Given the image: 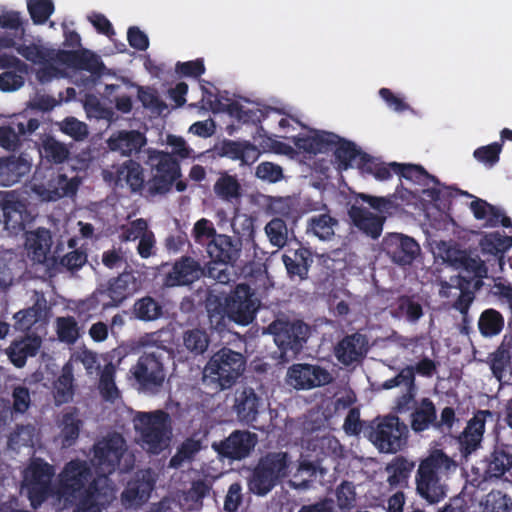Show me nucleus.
<instances>
[{"label": "nucleus", "mask_w": 512, "mask_h": 512, "mask_svg": "<svg viewBox=\"0 0 512 512\" xmlns=\"http://www.w3.org/2000/svg\"><path fill=\"white\" fill-rule=\"evenodd\" d=\"M59 485L63 495L78 499L75 512H102L116 498V489L108 477L91 480L92 470L82 460H71L60 473Z\"/></svg>", "instance_id": "1"}, {"label": "nucleus", "mask_w": 512, "mask_h": 512, "mask_svg": "<svg viewBox=\"0 0 512 512\" xmlns=\"http://www.w3.org/2000/svg\"><path fill=\"white\" fill-rule=\"evenodd\" d=\"M246 369V357L229 347L214 352L202 372V383L213 394L232 388Z\"/></svg>", "instance_id": "2"}, {"label": "nucleus", "mask_w": 512, "mask_h": 512, "mask_svg": "<svg viewBox=\"0 0 512 512\" xmlns=\"http://www.w3.org/2000/svg\"><path fill=\"white\" fill-rule=\"evenodd\" d=\"M456 463L442 450H433L422 459L415 476L416 491L430 504H436L446 496V485L441 475L446 474Z\"/></svg>", "instance_id": "3"}, {"label": "nucleus", "mask_w": 512, "mask_h": 512, "mask_svg": "<svg viewBox=\"0 0 512 512\" xmlns=\"http://www.w3.org/2000/svg\"><path fill=\"white\" fill-rule=\"evenodd\" d=\"M133 423L138 435V443L145 451L159 455L169 447L172 428L167 412L163 410L138 412Z\"/></svg>", "instance_id": "4"}, {"label": "nucleus", "mask_w": 512, "mask_h": 512, "mask_svg": "<svg viewBox=\"0 0 512 512\" xmlns=\"http://www.w3.org/2000/svg\"><path fill=\"white\" fill-rule=\"evenodd\" d=\"M291 464L287 452H269L262 456L248 478V489L257 496H265L289 475Z\"/></svg>", "instance_id": "5"}, {"label": "nucleus", "mask_w": 512, "mask_h": 512, "mask_svg": "<svg viewBox=\"0 0 512 512\" xmlns=\"http://www.w3.org/2000/svg\"><path fill=\"white\" fill-rule=\"evenodd\" d=\"M145 164L150 169L147 180V195L157 196L168 193L176 180L181 177L179 161L172 154L149 149Z\"/></svg>", "instance_id": "6"}, {"label": "nucleus", "mask_w": 512, "mask_h": 512, "mask_svg": "<svg viewBox=\"0 0 512 512\" xmlns=\"http://www.w3.org/2000/svg\"><path fill=\"white\" fill-rule=\"evenodd\" d=\"M141 288L142 280L139 273L132 269H125L118 276L110 278L105 286L97 288V290L83 302V305L87 310H94L99 303L98 295H106L109 297L110 301L104 303L103 308L118 307Z\"/></svg>", "instance_id": "7"}, {"label": "nucleus", "mask_w": 512, "mask_h": 512, "mask_svg": "<svg viewBox=\"0 0 512 512\" xmlns=\"http://www.w3.org/2000/svg\"><path fill=\"white\" fill-rule=\"evenodd\" d=\"M408 426L398 416L387 415L371 426L369 440L383 453H397L407 444Z\"/></svg>", "instance_id": "8"}, {"label": "nucleus", "mask_w": 512, "mask_h": 512, "mask_svg": "<svg viewBox=\"0 0 512 512\" xmlns=\"http://www.w3.org/2000/svg\"><path fill=\"white\" fill-rule=\"evenodd\" d=\"M261 305L254 289L248 284H237L224 302V313L234 323L247 326L256 318Z\"/></svg>", "instance_id": "9"}, {"label": "nucleus", "mask_w": 512, "mask_h": 512, "mask_svg": "<svg viewBox=\"0 0 512 512\" xmlns=\"http://www.w3.org/2000/svg\"><path fill=\"white\" fill-rule=\"evenodd\" d=\"M54 475V467L41 458L32 460L24 470L23 484L34 509L40 507L52 495Z\"/></svg>", "instance_id": "10"}, {"label": "nucleus", "mask_w": 512, "mask_h": 512, "mask_svg": "<svg viewBox=\"0 0 512 512\" xmlns=\"http://www.w3.org/2000/svg\"><path fill=\"white\" fill-rule=\"evenodd\" d=\"M268 331L274 337V342L280 350V357L286 359L302 350L310 328L301 320L291 322L276 319L268 326Z\"/></svg>", "instance_id": "11"}, {"label": "nucleus", "mask_w": 512, "mask_h": 512, "mask_svg": "<svg viewBox=\"0 0 512 512\" xmlns=\"http://www.w3.org/2000/svg\"><path fill=\"white\" fill-rule=\"evenodd\" d=\"M127 450L126 441L119 433H113L93 445L91 464L99 477H108L119 467Z\"/></svg>", "instance_id": "12"}, {"label": "nucleus", "mask_w": 512, "mask_h": 512, "mask_svg": "<svg viewBox=\"0 0 512 512\" xmlns=\"http://www.w3.org/2000/svg\"><path fill=\"white\" fill-rule=\"evenodd\" d=\"M130 371L145 391H158L166 377L162 357L156 352L143 353Z\"/></svg>", "instance_id": "13"}, {"label": "nucleus", "mask_w": 512, "mask_h": 512, "mask_svg": "<svg viewBox=\"0 0 512 512\" xmlns=\"http://www.w3.org/2000/svg\"><path fill=\"white\" fill-rule=\"evenodd\" d=\"M257 443V434L248 430H234L225 439L213 442L212 448L222 459L240 461L251 454Z\"/></svg>", "instance_id": "14"}, {"label": "nucleus", "mask_w": 512, "mask_h": 512, "mask_svg": "<svg viewBox=\"0 0 512 512\" xmlns=\"http://www.w3.org/2000/svg\"><path fill=\"white\" fill-rule=\"evenodd\" d=\"M390 167L392 168L393 172L400 177L427 187L422 190V194L425 197L434 202L441 201V198L444 196V194L443 191L438 187L440 186L439 179L429 174L423 166L417 164L391 162Z\"/></svg>", "instance_id": "15"}, {"label": "nucleus", "mask_w": 512, "mask_h": 512, "mask_svg": "<svg viewBox=\"0 0 512 512\" xmlns=\"http://www.w3.org/2000/svg\"><path fill=\"white\" fill-rule=\"evenodd\" d=\"M288 383L298 390L311 389L330 384L331 373L319 366L311 364H294L287 372Z\"/></svg>", "instance_id": "16"}, {"label": "nucleus", "mask_w": 512, "mask_h": 512, "mask_svg": "<svg viewBox=\"0 0 512 512\" xmlns=\"http://www.w3.org/2000/svg\"><path fill=\"white\" fill-rule=\"evenodd\" d=\"M262 406V397L252 387L243 385L235 390L232 408L241 423L258 429L255 422Z\"/></svg>", "instance_id": "17"}, {"label": "nucleus", "mask_w": 512, "mask_h": 512, "mask_svg": "<svg viewBox=\"0 0 512 512\" xmlns=\"http://www.w3.org/2000/svg\"><path fill=\"white\" fill-rule=\"evenodd\" d=\"M494 417V412L490 410H478L474 413L458 437L459 450L463 456H469L480 447L487 419L494 420Z\"/></svg>", "instance_id": "18"}, {"label": "nucleus", "mask_w": 512, "mask_h": 512, "mask_svg": "<svg viewBox=\"0 0 512 512\" xmlns=\"http://www.w3.org/2000/svg\"><path fill=\"white\" fill-rule=\"evenodd\" d=\"M54 59L62 65L87 71L96 77L103 75L106 69L101 58L88 49L59 50Z\"/></svg>", "instance_id": "19"}, {"label": "nucleus", "mask_w": 512, "mask_h": 512, "mask_svg": "<svg viewBox=\"0 0 512 512\" xmlns=\"http://www.w3.org/2000/svg\"><path fill=\"white\" fill-rule=\"evenodd\" d=\"M383 247L391 261L399 266L411 265L421 251L412 237L397 233L385 238Z\"/></svg>", "instance_id": "20"}, {"label": "nucleus", "mask_w": 512, "mask_h": 512, "mask_svg": "<svg viewBox=\"0 0 512 512\" xmlns=\"http://www.w3.org/2000/svg\"><path fill=\"white\" fill-rule=\"evenodd\" d=\"M204 274L199 261L191 256H182L164 276L163 285L165 287L189 286Z\"/></svg>", "instance_id": "21"}, {"label": "nucleus", "mask_w": 512, "mask_h": 512, "mask_svg": "<svg viewBox=\"0 0 512 512\" xmlns=\"http://www.w3.org/2000/svg\"><path fill=\"white\" fill-rule=\"evenodd\" d=\"M155 487V479L150 469L141 471L130 480L121 493L122 504L126 508L138 507L148 501Z\"/></svg>", "instance_id": "22"}, {"label": "nucleus", "mask_w": 512, "mask_h": 512, "mask_svg": "<svg viewBox=\"0 0 512 512\" xmlns=\"http://www.w3.org/2000/svg\"><path fill=\"white\" fill-rule=\"evenodd\" d=\"M242 242L240 239L219 234L207 243L206 251L211 259L210 263L230 265L234 267L240 257Z\"/></svg>", "instance_id": "23"}, {"label": "nucleus", "mask_w": 512, "mask_h": 512, "mask_svg": "<svg viewBox=\"0 0 512 512\" xmlns=\"http://www.w3.org/2000/svg\"><path fill=\"white\" fill-rule=\"evenodd\" d=\"M2 211L4 227L11 235H18L32 221L27 205L13 196L2 201Z\"/></svg>", "instance_id": "24"}, {"label": "nucleus", "mask_w": 512, "mask_h": 512, "mask_svg": "<svg viewBox=\"0 0 512 512\" xmlns=\"http://www.w3.org/2000/svg\"><path fill=\"white\" fill-rule=\"evenodd\" d=\"M485 480L502 478L512 469V445L497 444L483 460Z\"/></svg>", "instance_id": "25"}, {"label": "nucleus", "mask_w": 512, "mask_h": 512, "mask_svg": "<svg viewBox=\"0 0 512 512\" xmlns=\"http://www.w3.org/2000/svg\"><path fill=\"white\" fill-rule=\"evenodd\" d=\"M339 136L327 131H313L310 135L300 134L293 138L294 145L308 154L328 153L333 150Z\"/></svg>", "instance_id": "26"}, {"label": "nucleus", "mask_w": 512, "mask_h": 512, "mask_svg": "<svg viewBox=\"0 0 512 512\" xmlns=\"http://www.w3.org/2000/svg\"><path fill=\"white\" fill-rule=\"evenodd\" d=\"M367 340L360 333H353L340 340L334 349L337 360L344 366L361 361L366 353Z\"/></svg>", "instance_id": "27"}, {"label": "nucleus", "mask_w": 512, "mask_h": 512, "mask_svg": "<svg viewBox=\"0 0 512 512\" xmlns=\"http://www.w3.org/2000/svg\"><path fill=\"white\" fill-rule=\"evenodd\" d=\"M146 142L145 135L137 130H119L107 140L109 149L122 156L139 153Z\"/></svg>", "instance_id": "28"}, {"label": "nucleus", "mask_w": 512, "mask_h": 512, "mask_svg": "<svg viewBox=\"0 0 512 512\" xmlns=\"http://www.w3.org/2000/svg\"><path fill=\"white\" fill-rule=\"evenodd\" d=\"M390 314L394 319L416 324L424 315L421 297L418 294L400 295L391 304Z\"/></svg>", "instance_id": "29"}, {"label": "nucleus", "mask_w": 512, "mask_h": 512, "mask_svg": "<svg viewBox=\"0 0 512 512\" xmlns=\"http://www.w3.org/2000/svg\"><path fill=\"white\" fill-rule=\"evenodd\" d=\"M122 182L129 186L131 192L150 197L147 195V180L144 179L143 168L138 162L128 160L117 169L115 184L118 186Z\"/></svg>", "instance_id": "30"}, {"label": "nucleus", "mask_w": 512, "mask_h": 512, "mask_svg": "<svg viewBox=\"0 0 512 512\" xmlns=\"http://www.w3.org/2000/svg\"><path fill=\"white\" fill-rule=\"evenodd\" d=\"M30 167V163L20 156L0 158V185L7 187L19 182Z\"/></svg>", "instance_id": "31"}, {"label": "nucleus", "mask_w": 512, "mask_h": 512, "mask_svg": "<svg viewBox=\"0 0 512 512\" xmlns=\"http://www.w3.org/2000/svg\"><path fill=\"white\" fill-rule=\"evenodd\" d=\"M221 155L232 160H239L242 165H251L260 156L259 149L250 142L225 140L221 145Z\"/></svg>", "instance_id": "32"}, {"label": "nucleus", "mask_w": 512, "mask_h": 512, "mask_svg": "<svg viewBox=\"0 0 512 512\" xmlns=\"http://www.w3.org/2000/svg\"><path fill=\"white\" fill-rule=\"evenodd\" d=\"M282 261L286 267L288 275L306 279L313 259L311 252L306 248L289 250L283 254Z\"/></svg>", "instance_id": "33"}, {"label": "nucleus", "mask_w": 512, "mask_h": 512, "mask_svg": "<svg viewBox=\"0 0 512 512\" xmlns=\"http://www.w3.org/2000/svg\"><path fill=\"white\" fill-rule=\"evenodd\" d=\"M348 215L359 230H362L372 238H378L382 232V221L380 217L374 215L366 208L352 205L348 210Z\"/></svg>", "instance_id": "34"}, {"label": "nucleus", "mask_w": 512, "mask_h": 512, "mask_svg": "<svg viewBox=\"0 0 512 512\" xmlns=\"http://www.w3.org/2000/svg\"><path fill=\"white\" fill-rule=\"evenodd\" d=\"M436 406L430 398H422L419 405L410 414V427L415 433L435 429Z\"/></svg>", "instance_id": "35"}, {"label": "nucleus", "mask_w": 512, "mask_h": 512, "mask_svg": "<svg viewBox=\"0 0 512 512\" xmlns=\"http://www.w3.org/2000/svg\"><path fill=\"white\" fill-rule=\"evenodd\" d=\"M129 313L131 319L141 322H153L162 318L164 307L154 297L145 295L135 300Z\"/></svg>", "instance_id": "36"}, {"label": "nucleus", "mask_w": 512, "mask_h": 512, "mask_svg": "<svg viewBox=\"0 0 512 512\" xmlns=\"http://www.w3.org/2000/svg\"><path fill=\"white\" fill-rule=\"evenodd\" d=\"M414 462L403 456L395 457L387 464L385 470L388 473L387 482L391 489H404L408 486Z\"/></svg>", "instance_id": "37"}, {"label": "nucleus", "mask_w": 512, "mask_h": 512, "mask_svg": "<svg viewBox=\"0 0 512 512\" xmlns=\"http://www.w3.org/2000/svg\"><path fill=\"white\" fill-rule=\"evenodd\" d=\"M51 244V233L46 228L40 227L35 231L26 232L25 247L37 262H43L46 259Z\"/></svg>", "instance_id": "38"}, {"label": "nucleus", "mask_w": 512, "mask_h": 512, "mask_svg": "<svg viewBox=\"0 0 512 512\" xmlns=\"http://www.w3.org/2000/svg\"><path fill=\"white\" fill-rule=\"evenodd\" d=\"M479 245L484 254H490L501 262L504 254L512 248V236L505 235L500 231L484 233Z\"/></svg>", "instance_id": "39"}, {"label": "nucleus", "mask_w": 512, "mask_h": 512, "mask_svg": "<svg viewBox=\"0 0 512 512\" xmlns=\"http://www.w3.org/2000/svg\"><path fill=\"white\" fill-rule=\"evenodd\" d=\"M209 344L210 336L203 329L193 328L183 332L182 346L193 358L203 355L207 351Z\"/></svg>", "instance_id": "40"}, {"label": "nucleus", "mask_w": 512, "mask_h": 512, "mask_svg": "<svg viewBox=\"0 0 512 512\" xmlns=\"http://www.w3.org/2000/svg\"><path fill=\"white\" fill-rule=\"evenodd\" d=\"M74 376L71 363H66L60 376L54 382V398L58 405L68 403L74 395Z\"/></svg>", "instance_id": "41"}, {"label": "nucleus", "mask_w": 512, "mask_h": 512, "mask_svg": "<svg viewBox=\"0 0 512 512\" xmlns=\"http://www.w3.org/2000/svg\"><path fill=\"white\" fill-rule=\"evenodd\" d=\"M337 224V219L328 213L315 215L308 220L306 233L320 240H329L334 235V226Z\"/></svg>", "instance_id": "42"}, {"label": "nucleus", "mask_w": 512, "mask_h": 512, "mask_svg": "<svg viewBox=\"0 0 512 512\" xmlns=\"http://www.w3.org/2000/svg\"><path fill=\"white\" fill-rule=\"evenodd\" d=\"M41 155L51 164H62L70 156L69 148L52 136L42 141Z\"/></svg>", "instance_id": "43"}, {"label": "nucleus", "mask_w": 512, "mask_h": 512, "mask_svg": "<svg viewBox=\"0 0 512 512\" xmlns=\"http://www.w3.org/2000/svg\"><path fill=\"white\" fill-rule=\"evenodd\" d=\"M332 151L334 152L339 170H348L351 167V162L359 159L362 153L353 142L341 137H339Z\"/></svg>", "instance_id": "44"}, {"label": "nucleus", "mask_w": 512, "mask_h": 512, "mask_svg": "<svg viewBox=\"0 0 512 512\" xmlns=\"http://www.w3.org/2000/svg\"><path fill=\"white\" fill-rule=\"evenodd\" d=\"M82 420L78 418L77 410L65 412L61 421V438L64 446H72L79 437Z\"/></svg>", "instance_id": "45"}, {"label": "nucleus", "mask_w": 512, "mask_h": 512, "mask_svg": "<svg viewBox=\"0 0 512 512\" xmlns=\"http://www.w3.org/2000/svg\"><path fill=\"white\" fill-rule=\"evenodd\" d=\"M504 327V318L502 314L495 309L484 310L478 320L480 333L485 337L498 335Z\"/></svg>", "instance_id": "46"}, {"label": "nucleus", "mask_w": 512, "mask_h": 512, "mask_svg": "<svg viewBox=\"0 0 512 512\" xmlns=\"http://www.w3.org/2000/svg\"><path fill=\"white\" fill-rule=\"evenodd\" d=\"M212 485L205 480H195L191 487L183 493V501L188 510H198L203 506L204 498L209 494Z\"/></svg>", "instance_id": "47"}, {"label": "nucleus", "mask_w": 512, "mask_h": 512, "mask_svg": "<svg viewBox=\"0 0 512 512\" xmlns=\"http://www.w3.org/2000/svg\"><path fill=\"white\" fill-rule=\"evenodd\" d=\"M268 210L271 214L280 215L289 220H296L299 216L298 213V203L297 201L290 197H269Z\"/></svg>", "instance_id": "48"}, {"label": "nucleus", "mask_w": 512, "mask_h": 512, "mask_svg": "<svg viewBox=\"0 0 512 512\" xmlns=\"http://www.w3.org/2000/svg\"><path fill=\"white\" fill-rule=\"evenodd\" d=\"M241 185L236 176L222 174L214 184L215 194L225 201H232L241 196Z\"/></svg>", "instance_id": "49"}, {"label": "nucleus", "mask_w": 512, "mask_h": 512, "mask_svg": "<svg viewBox=\"0 0 512 512\" xmlns=\"http://www.w3.org/2000/svg\"><path fill=\"white\" fill-rule=\"evenodd\" d=\"M511 355L508 349L502 346L498 347L493 353L489 355V365L493 376L502 381L505 377L507 370L510 368Z\"/></svg>", "instance_id": "50"}, {"label": "nucleus", "mask_w": 512, "mask_h": 512, "mask_svg": "<svg viewBox=\"0 0 512 512\" xmlns=\"http://www.w3.org/2000/svg\"><path fill=\"white\" fill-rule=\"evenodd\" d=\"M226 112L243 123H252L254 125L260 124L266 117V113L262 109H246L238 102L227 104Z\"/></svg>", "instance_id": "51"}, {"label": "nucleus", "mask_w": 512, "mask_h": 512, "mask_svg": "<svg viewBox=\"0 0 512 512\" xmlns=\"http://www.w3.org/2000/svg\"><path fill=\"white\" fill-rule=\"evenodd\" d=\"M200 449L201 444L198 440L186 439L177 449L175 455L170 458L169 467L180 468L185 461H191Z\"/></svg>", "instance_id": "52"}, {"label": "nucleus", "mask_w": 512, "mask_h": 512, "mask_svg": "<svg viewBox=\"0 0 512 512\" xmlns=\"http://www.w3.org/2000/svg\"><path fill=\"white\" fill-rule=\"evenodd\" d=\"M56 332L59 340L67 344H74L80 336L78 323L72 316L58 317Z\"/></svg>", "instance_id": "53"}, {"label": "nucleus", "mask_w": 512, "mask_h": 512, "mask_svg": "<svg viewBox=\"0 0 512 512\" xmlns=\"http://www.w3.org/2000/svg\"><path fill=\"white\" fill-rule=\"evenodd\" d=\"M27 9L33 23L42 25L53 14L55 7L52 0H28Z\"/></svg>", "instance_id": "54"}, {"label": "nucleus", "mask_w": 512, "mask_h": 512, "mask_svg": "<svg viewBox=\"0 0 512 512\" xmlns=\"http://www.w3.org/2000/svg\"><path fill=\"white\" fill-rule=\"evenodd\" d=\"M38 345L30 341H22L13 343L8 352L10 361L18 368L25 365L27 357L37 354Z\"/></svg>", "instance_id": "55"}, {"label": "nucleus", "mask_w": 512, "mask_h": 512, "mask_svg": "<svg viewBox=\"0 0 512 512\" xmlns=\"http://www.w3.org/2000/svg\"><path fill=\"white\" fill-rule=\"evenodd\" d=\"M265 232L273 246L282 248L286 245L288 239V229L286 222L283 219L273 218L270 220L265 226Z\"/></svg>", "instance_id": "56"}, {"label": "nucleus", "mask_w": 512, "mask_h": 512, "mask_svg": "<svg viewBox=\"0 0 512 512\" xmlns=\"http://www.w3.org/2000/svg\"><path fill=\"white\" fill-rule=\"evenodd\" d=\"M114 368L106 366L101 372L99 379V390L102 398L106 401H115L119 397V390L114 381Z\"/></svg>", "instance_id": "57"}, {"label": "nucleus", "mask_w": 512, "mask_h": 512, "mask_svg": "<svg viewBox=\"0 0 512 512\" xmlns=\"http://www.w3.org/2000/svg\"><path fill=\"white\" fill-rule=\"evenodd\" d=\"M16 52L25 58L27 61H30L34 64H41L52 59L51 53L49 50L43 48L42 46L36 45L34 43L31 44H17Z\"/></svg>", "instance_id": "58"}, {"label": "nucleus", "mask_w": 512, "mask_h": 512, "mask_svg": "<svg viewBox=\"0 0 512 512\" xmlns=\"http://www.w3.org/2000/svg\"><path fill=\"white\" fill-rule=\"evenodd\" d=\"M464 272L468 275H464L469 281L470 285L474 288H479L482 284V278L486 277L487 268L485 264L478 259L467 257L463 260Z\"/></svg>", "instance_id": "59"}, {"label": "nucleus", "mask_w": 512, "mask_h": 512, "mask_svg": "<svg viewBox=\"0 0 512 512\" xmlns=\"http://www.w3.org/2000/svg\"><path fill=\"white\" fill-rule=\"evenodd\" d=\"M317 449L320 451L317 455L318 461L327 457L337 458L342 453L340 442L333 436H323L317 439L314 443V450Z\"/></svg>", "instance_id": "60"}, {"label": "nucleus", "mask_w": 512, "mask_h": 512, "mask_svg": "<svg viewBox=\"0 0 512 512\" xmlns=\"http://www.w3.org/2000/svg\"><path fill=\"white\" fill-rule=\"evenodd\" d=\"M502 150V143L493 142L486 146L478 147L474 150V158L486 165L487 167H493L500 160V153Z\"/></svg>", "instance_id": "61"}, {"label": "nucleus", "mask_w": 512, "mask_h": 512, "mask_svg": "<svg viewBox=\"0 0 512 512\" xmlns=\"http://www.w3.org/2000/svg\"><path fill=\"white\" fill-rule=\"evenodd\" d=\"M511 509L512 502L507 495L500 491H491L487 494L483 512H510Z\"/></svg>", "instance_id": "62"}, {"label": "nucleus", "mask_w": 512, "mask_h": 512, "mask_svg": "<svg viewBox=\"0 0 512 512\" xmlns=\"http://www.w3.org/2000/svg\"><path fill=\"white\" fill-rule=\"evenodd\" d=\"M218 235L213 223L206 218L199 219L192 230L194 241L200 245L207 246V243Z\"/></svg>", "instance_id": "63"}, {"label": "nucleus", "mask_w": 512, "mask_h": 512, "mask_svg": "<svg viewBox=\"0 0 512 512\" xmlns=\"http://www.w3.org/2000/svg\"><path fill=\"white\" fill-rule=\"evenodd\" d=\"M337 505L340 510H349L354 507L356 502L355 487L351 482L344 481L336 489L335 492Z\"/></svg>", "instance_id": "64"}]
</instances>
